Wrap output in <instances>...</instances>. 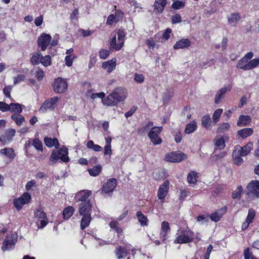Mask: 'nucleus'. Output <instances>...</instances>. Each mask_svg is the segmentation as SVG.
Listing matches in <instances>:
<instances>
[{"label":"nucleus","mask_w":259,"mask_h":259,"mask_svg":"<svg viewBox=\"0 0 259 259\" xmlns=\"http://www.w3.org/2000/svg\"><path fill=\"white\" fill-rule=\"evenodd\" d=\"M33 187H36V181L34 180L29 181L26 183L25 185V189L26 191H30Z\"/></svg>","instance_id":"obj_57"},{"label":"nucleus","mask_w":259,"mask_h":259,"mask_svg":"<svg viewBox=\"0 0 259 259\" xmlns=\"http://www.w3.org/2000/svg\"><path fill=\"white\" fill-rule=\"evenodd\" d=\"M230 128V124L227 122H223L221 123L219 127L217 130L218 133H223L228 131Z\"/></svg>","instance_id":"obj_50"},{"label":"nucleus","mask_w":259,"mask_h":259,"mask_svg":"<svg viewBox=\"0 0 259 259\" xmlns=\"http://www.w3.org/2000/svg\"><path fill=\"white\" fill-rule=\"evenodd\" d=\"M252 147L253 143L250 142L242 147L239 146H237L235 150H237L239 154H241L242 156H245L250 152Z\"/></svg>","instance_id":"obj_13"},{"label":"nucleus","mask_w":259,"mask_h":259,"mask_svg":"<svg viewBox=\"0 0 259 259\" xmlns=\"http://www.w3.org/2000/svg\"><path fill=\"white\" fill-rule=\"evenodd\" d=\"M91 195V191L89 190H81L76 194V198L81 202L90 201V200L87 199Z\"/></svg>","instance_id":"obj_20"},{"label":"nucleus","mask_w":259,"mask_h":259,"mask_svg":"<svg viewBox=\"0 0 259 259\" xmlns=\"http://www.w3.org/2000/svg\"><path fill=\"white\" fill-rule=\"evenodd\" d=\"M236 67L244 70H249V61L242 58L237 63Z\"/></svg>","instance_id":"obj_35"},{"label":"nucleus","mask_w":259,"mask_h":259,"mask_svg":"<svg viewBox=\"0 0 259 259\" xmlns=\"http://www.w3.org/2000/svg\"><path fill=\"white\" fill-rule=\"evenodd\" d=\"M87 147L89 149H92L94 151L99 152L102 150V148L101 146L98 145H95L94 143V142L92 140H90L88 142L87 144Z\"/></svg>","instance_id":"obj_46"},{"label":"nucleus","mask_w":259,"mask_h":259,"mask_svg":"<svg viewBox=\"0 0 259 259\" xmlns=\"http://www.w3.org/2000/svg\"><path fill=\"white\" fill-rule=\"evenodd\" d=\"M242 156L241 154H239V153L237 150H235L233 152V161L235 164L237 165H240L243 163V159L241 157Z\"/></svg>","instance_id":"obj_41"},{"label":"nucleus","mask_w":259,"mask_h":259,"mask_svg":"<svg viewBox=\"0 0 259 259\" xmlns=\"http://www.w3.org/2000/svg\"><path fill=\"white\" fill-rule=\"evenodd\" d=\"M162 130V126H154L148 134L151 142L155 145L160 144L162 142V139L159 136Z\"/></svg>","instance_id":"obj_5"},{"label":"nucleus","mask_w":259,"mask_h":259,"mask_svg":"<svg viewBox=\"0 0 259 259\" xmlns=\"http://www.w3.org/2000/svg\"><path fill=\"white\" fill-rule=\"evenodd\" d=\"M92 206L90 201L80 202L79 205L78 212L80 215L91 214Z\"/></svg>","instance_id":"obj_12"},{"label":"nucleus","mask_w":259,"mask_h":259,"mask_svg":"<svg viewBox=\"0 0 259 259\" xmlns=\"http://www.w3.org/2000/svg\"><path fill=\"white\" fill-rule=\"evenodd\" d=\"M11 118L15 121V123L18 125H21L25 121L24 117L20 114H13L11 116Z\"/></svg>","instance_id":"obj_42"},{"label":"nucleus","mask_w":259,"mask_h":259,"mask_svg":"<svg viewBox=\"0 0 259 259\" xmlns=\"http://www.w3.org/2000/svg\"><path fill=\"white\" fill-rule=\"evenodd\" d=\"M117 185L115 179L110 178L104 183L101 190V193L104 196H111Z\"/></svg>","instance_id":"obj_3"},{"label":"nucleus","mask_w":259,"mask_h":259,"mask_svg":"<svg viewBox=\"0 0 259 259\" xmlns=\"http://www.w3.org/2000/svg\"><path fill=\"white\" fill-rule=\"evenodd\" d=\"M118 21L114 17V14H110L107 18L106 24L109 25H112L114 23H117Z\"/></svg>","instance_id":"obj_55"},{"label":"nucleus","mask_w":259,"mask_h":259,"mask_svg":"<svg viewBox=\"0 0 259 259\" xmlns=\"http://www.w3.org/2000/svg\"><path fill=\"white\" fill-rule=\"evenodd\" d=\"M169 223L166 221H163L161 225V232L160 233V238L162 242H164L167 239V233L170 232Z\"/></svg>","instance_id":"obj_16"},{"label":"nucleus","mask_w":259,"mask_h":259,"mask_svg":"<svg viewBox=\"0 0 259 259\" xmlns=\"http://www.w3.org/2000/svg\"><path fill=\"white\" fill-rule=\"evenodd\" d=\"M60 159L63 162H67L69 158L68 156V149L63 147L59 149L57 151Z\"/></svg>","instance_id":"obj_24"},{"label":"nucleus","mask_w":259,"mask_h":259,"mask_svg":"<svg viewBox=\"0 0 259 259\" xmlns=\"http://www.w3.org/2000/svg\"><path fill=\"white\" fill-rule=\"evenodd\" d=\"M246 195L250 199L259 197V181H252L246 187Z\"/></svg>","instance_id":"obj_4"},{"label":"nucleus","mask_w":259,"mask_h":259,"mask_svg":"<svg viewBox=\"0 0 259 259\" xmlns=\"http://www.w3.org/2000/svg\"><path fill=\"white\" fill-rule=\"evenodd\" d=\"M102 167L100 165H97L92 168L88 169L89 174L93 177L98 176L102 171Z\"/></svg>","instance_id":"obj_38"},{"label":"nucleus","mask_w":259,"mask_h":259,"mask_svg":"<svg viewBox=\"0 0 259 259\" xmlns=\"http://www.w3.org/2000/svg\"><path fill=\"white\" fill-rule=\"evenodd\" d=\"M102 101L104 105L108 106H113L117 105L116 102L115 101V99H114V97H113L111 94L109 95L106 98Z\"/></svg>","instance_id":"obj_37"},{"label":"nucleus","mask_w":259,"mask_h":259,"mask_svg":"<svg viewBox=\"0 0 259 259\" xmlns=\"http://www.w3.org/2000/svg\"><path fill=\"white\" fill-rule=\"evenodd\" d=\"M44 142L48 147L55 146L56 148H58L59 146L58 140L56 138L52 139L49 137H46L44 139Z\"/></svg>","instance_id":"obj_25"},{"label":"nucleus","mask_w":259,"mask_h":259,"mask_svg":"<svg viewBox=\"0 0 259 259\" xmlns=\"http://www.w3.org/2000/svg\"><path fill=\"white\" fill-rule=\"evenodd\" d=\"M32 145L38 151H42V144L41 141L35 137L32 140Z\"/></svg>","instance_id":"obj_45"},{"label":"nucleus","mask_w":259,"mask_h":259,"mask_svg":"<svg viewBox=\"0 0 259 259\" xmlns=\"http://www.w3.org/2000/svg\"><path fill=\"white\" fill-rule=\"evenodd\" d=\"M187 155L182 152H171L165 155L164 159L168 162H179L186 159Z\"/></svg>","instance_id":"obj_7"},{"label":"nucleus","mask_w":259,"mask_h":259,"mask_svg":"<svg viewBox=\"0 0 259 259\" xmlns=\"http://www.w3.org/2000/svg\"><path fill=\"white\" fill-rule=\"evenodd\" d=\"M231 88L228 87L222 88L216 94L214 98V102L218 104L220 102L221 100L224 97L225 94L227 91H230Z\"/></svg>","instance_id":"obj_21"},{"label":"nucleus","mask_w":259,"mask_h":259,"mask_svg":"<svg viewBox=\"0 0 259 259\" xmlns=\"http://www.w3.org/2000/svg\"><path fill=\"white\" fill-rule=\"evenodd\" d=\"M60 99L58 97L46 99L42 104L39 111L41 112H46L48 111H53L59 104Z\"/></svg>","instance_id":"obj_2"},{"label":"nucleus","mask_w":259,"mask_h":259,"mask_svg":"<svg viewBox=\"0 0 259 259\" xmlns=\"http://www.w3.org/2000/svg\"><path fill=\"white\" fill-rule=\"evenodd\" d=\"M253 133L251 128H244L238 131V135L242 138H246L251 136Z\"/></svg>","instance_id":"obj_34"},{"label":"nucleus","mask_w":259,"mask_h":259,"mask_svg":"<svg viewBox=\"0 0 259 259\" xmlns=\"http://www.w3.org/2000/svg\"><path fill=\"white\" fill-rule=\"evenodd\" d=\"M197 174L194 171L189 172L187 176V181L190 184H195L197 182Z\"/></svg>","instance_id":"obj_43"},{"label":"nucleus","mask_w":259,"mask_h":259,"mask_svg":"<svg viewBox=\"0 0 259 259\" xmlns=\"http://www.w3.org/2000/svg\"><path fill=\"white\" fill-rule=\"evenodd\" d=\"M114 17L118 22L119 20H121L123 17V13L120 10H117L116 11Z\"/></svg>","instance_id":"obj_63"},{"label":"nucleus","mask_w":259,"mask_h":259,"mask_svg":"<svg viewBox=\"0 0 259 259\" xmlns=\"http://www.w3.org/2000/svg\"><path fill=\"white\" fill-rule=\"evenodd\" d=\"M137 217L142 226H147L148 225V219L141 211H139L137 212Z\"/></svg>","instance_id":"obj_40"},{"label":"nucleus","mask_w":259,"mask_h":259,"mask_svg":"<svg viewBox=\"0 0 259 259\" xmlns=\"http://www.w3.org/2000/svg\"><path fill=\"white\" fill-rule=\"evenodd\" d=\"M241 19V16L238 13H234L228 18V23L232 26H236Z\"/></svg>","instance_id":"obj_22"},{"label":"nucleus","mask_w":259,"mask_h":259,"mask_svg":"<svg viewBox=\"0 0 259 259\" xmlns=\"http://www.w3.org/2000/svg\"><path fill=\"white\" fill-rule=\"evenodd\" d=\"M74 58V55H67L65 57V61L66 65L70 67L72 65L73 60Z\"/></svg>","instance_id":"obj_56"},{"label":"nucleus","mask_w":259,"mask_h":259,"mask_svg":"<svg viewBox=\"0 0 259 259\" xmlns=\"http://www.w3.org/2000/svg\"><path fill=\"white\" fill-rule=\"evenodd\" d=\"M40 63L45 67H48L51 65V60L49 55L42 57L41 56Z\"/></svg>","instance_id":"obj_51"},{"label":"nucleus","mask_w":259,"mask_h":259,"mask_svg":"<svg viewBox=\"0 0 259 259\" xmlns=\"http://www.w3.org/2000/svg\"><path fill=\"white\" fill-rule=\"evenodd\" d=\"M153 125V123L152 122L149 121L146 125L144 126L143 127L141 128L138 130V133L139 134H142L145 133L148 128L152 126Z\"/></svg>","instance_id":"obj_62"},{"label":"nucleus","mask_w":259,"mask_h":259,"mask_svg":"<svg viewBox=\"0 0 259 259\" xmlns=\"http://www.w3.org/2000/svg\"><path fill=\"white\" fill-rule=\"evenodd\" d=\"M91 214L83 215L80 222V228L81 230L84 229L89 226L92 220Z\"/></svg>","instance_id":"obj_32"},{"label":"nucleus","mask_w":259,"mask_h":259,"mask_svg":"<svg viewBox=\"0 0 259 259\" xmlns=\"http://www.w3.org/2000/svg\"><path fill=\"white\" fill-rule=\"evenodd\" d=\"M223 112V109H217L212 115V121L214 123H217L219 121L220 116Z\"/></svg>","instance_id":"obj_49"},{"label":"nucleus","mask_w":259,"mask_h":259,"mask_svg":"<svg viewBox=\"0 0 259 259\" xmlns=\"http://www.w3.org/2000/svg\"><path fill=\"white\" fill-rule=\"evenodd\" d=\"M116 61V59L113 58L108 61L104 62L102 63V67L104 69H106L108 73H111L115 68Z\"/></svg>","instance_id":"obj_19"},{"label":"nucleus","mask_w":259,"mask_h":259,"mask_svg":"<svg viewBox=\"0 0 259 259\" xmlns=\"http://www.w3.org/2000/svg\"><path fill=\"white\" fill-rule=\"evenodd\" d=\"M184 6L185 3L180 1H175L172 4V7L175 9H180L184 8Z\"/></svg>","instance_id":"obj_54"},{"label":"nucleus","mask_w":259,"mask_h":259,"mask_svg":"<svg viewBox=\"0 0 259 259\" xmlns=\"http://www.w3.org/2000/svg\"><path fill=\"white\" fill-rule=\"evenodd\" d=\"M115 253L118 259H121L127 255L126 249L122 246H119L116 247Z\"/></svg>","instance_id":"obj_31"},{"label":"nucleus","mask_w":259,"mask_h":259,"mask_svg":"<svg viewBox=\"0 0 259 259\" xmlns=\"http://www.w3.org/2000/svg\"><path fill=\"white\" fill-rule=\"evenodd\" d=\"M52 85L54 92L60 94L65 92L68 87L66 81L61 77L55 79Z\"/></svg>","instance_id":"obj_6"},{"label":"nucleus","mask_w":259,"mask_h":259,"mask_svg":"<svg viewBox=\"0 0 259 259\" xmlns=\"http://www.w3.org/2000/svg\"><path fill=\"white\" fill-rule=\"evenodd\" d=\"M31 195L28 193H24L20 197L14 201L15 206L18 210H20L22 206L29 202Z\"/></svg>","instance_id":"obj_10"},{"label":"nucleus","mask_w":259,"mask_h":259,"mask_svg":"<svg viewBox=\"0 0 259 259\" xmlns=\"http://www.w3.org/2000/svg\"><path fill=\"white\" fill-rule=\"evenodd\" d=\"M112 96L115 99V101L118 104L120 101L124 100L126 98V95L124 90L121 88L115 89L112 93Z\"/></svg>","instance_id":"obj_14"},{"label":"nucleus","mask_w":259,"mask_h":259,"mask_svg":"<svg viewBox=\"0 0 259 259\" xmlns=\"http://www.w3.org/2000/svg\"><path fill=\"white\" fill-rule=\"evenodd\" d=\"M214 145L217 149L222 150L225 147V142L224 138L221 136H217L214 140Z\"/></svg>","instance_id":"obj_28"},{"label":"nucleus","mask_w":259,"mask_h":259,"mask_svg":"<svg viewBox=\"0 0 259 259\" xmlns=\"http://www.w3.org/2000/svg\"><path fill=\"white\" fill-rule=\"evenodd\" d=\"M0 154L4 155L10 159H13L15 157L14 150L10 148H5L0 150Z\"/></svg>","instance_id":"obj_29"},{"label":"nucleus","mask_w":259,"mask_h":259,"mask_svg":"<svg viewBox=\"0 0 259 259\" xmlns=\"http://www.w3.org/2000/svg\"><path fill=\"white\" fill-rule=\"evenodd\" d=\"M109 51L107 50L102 49L99 52L100 57L103 59H106L109 56Z\"/></svg>","instance_id":"obj_58"},{"label":"nucleus","mask_w":259,"mask_h":259,"mask_svg":"<svg viewBox=\"0 0 259 259\" xmlns=\"http://www.w3.org/2000/svg\"><path fill=\"white\" fill-rule=\"evenodd\" d=\"M145 79L144 76L142 74H139L137 73H135L134 74V80L138 83H142L144 82Z\"/></svg>","instance_id":"obj_53"},{"label":"nucleus","mask_w":259,"mask_h":259,"mask_svg":"<svg viewBox=\"0 0 259 259\" xmlns=\"http://www.w3.org/2000/svg\"><path fill=\"white\" fill-rule=\"evenodd\" d=\"M74 208L72 206L66 207L63 211V217L65 219H69L73 214Z\"/></svg>","instance_id":"obj_39"},{"label":"nucleus","mask_w":259,"mask_h":259,"mask_svg":"<svg viewBox=\"0 0 259 259\" xmlns=\"http://www.w3.org/2000/svg\"><path fill=\"white\" fill-rule=\"evenodd\" d=\"M259 65V58L249 61V70L255 68Z\"/></svg>","instance_id":"obj_52"},{"label":"nucleus","mask_w":259,"mask_h":259,"mask_svg":"<svg viewBox=\"0 0 259 259\" xmlns=\"http://www.w3.org/2000/svg\"><path fill=\"white\" fill-rule=\"evenodd\" d=\"M210 123L211 118L209 115H205L202 117L201 124L204 127L208 128Z\"/></svg>","instance_id":"obj_47"},{"label":"nucleus","mask_w":259,"mask_h":259,"mask_svg":"<svg viewBox=\"0 0 259 259\" xmlns=\"http://www.w3.org/2000/svg\"><path fill=\"white\" fill-rule=\"evenodd\" d=\"M125 35V33L123 30L119 29L117 32V36H118V41L123 42H124V38Z\"/></svg>","instance_id":"obj_61"},{"label":"nucleus","mask_w":259,"mask_h":259,"mask_svg":"<svg viewBox=\"0 0 259 259\" xmlns=\"http://www.w3.org/2000/svg\"><path fill=\"white\" fill-rule=\"evenodd\" d=\"M123 45V42L118 41L116 42V36H114L110 41V48L111 50L119 51L120 50Z\"/></svg>","instance_id":"obj_27"},{"label":"nucleus","mask_w":259,"mask_h":259,"mask_svg":"<svg viewBox=\"0 0 259 259\" xmlns=\"http://www.w3.org/2000/svg\"><path fill=\"white\" fill-rule=\"evenodd\" d=\"M191 42L188 39H182L178 41L174 45L175 49H184L190 46Z\"/></svg>","instance_id":"obj_26"},{"label":"nucleus","mask_w":259,"mask_h":259,"mask_svg":"<svg viewBox=\"0 0 259 259\" xmlns=\"http://www.w3.org/2000/svg\"><path fill=\"white\" fill-rule=\"evenodd\" d=\"M255 216V211L252 209H249L248 210V213L247 217L246 219V220L248 221L249 223H251L252 220L254 219Z\"/></svg>","instance_id":"obj_60"},{"label":"nucleus","mask_w":259,"mask_h":259,"mask_svg":"<svg viewBox=\"0 0 259 259\" xmlns=\"http://www.w3.org/2000/svg\"><path fill=\"white\" fill-rule=\"evenodd\" d=\"M194 239V233L190 230H183L177 236L174 243L183 244L192 242Z\"/></svg>","instance_id":"obj_1"},{"label":"nucleus","mask_w":259,"mask_h":259,"mask_svg":"<svg viewBox=\"0 0 259 259\" xmlns=\"http://www.w3.org/2000/svg\"><path fill=\"white\" fill-rule=\"evenodd\" d=\"M41 54L40 53H37L33 54L31 58L30 61L33 65L38 64L40 63Z\"/></svg>","instance_id":"obj_48"},{"label":"nucleus","mask_w":259,"mask_h":259,"mask_svg":"<svg viewBox=\"0 0 259 259\" xmlns=\"http://www.w3.org/2000/svg\"><path fill=\"white\" fill-rule=\"evenodd\" d=\"M196 121L195 120H193L186 125V127L185 130V132L187 134H190L195 131L196 130Z\"/></svg>","instance_id":"obj_36"},{"label":"nucleus","mask_w":259,"mask_h":259,"mask_svg":"<svg viewBox=\"0 0 259 259\" xmlns=\"http://www.w3.org/2000/svg\"><path fill=\"white\" fill-rule=\"evenodd\" d=\"M251 121V118L249 115H240L237 124L239 126L248 125Z\"/></svg>","instance_id":"obj_23"},{"label":"nucleus","mask_w":259,"mask_h":259,"mask_svg":"<svg viewBox=\"0 0 259 259\" xmlns=\"http://www.w3.org/2000/svg\"><path fill=\"white\" fill-rule=\"evenodd\" d=\"M12 90V86L8 85L6 86L3 89V93L6 97L11 98V92Z\"/></svg>","instance_id":"obj_59"},{"label":"nucleus","mask_w":259,"mask_h":259,"mask_svg":"<svg viewBox=\"0 0 259 259\" xmlns=\"http://www.w3.org/2000/svg\"><path fill=\"white\" fill-rule=\"evenodd\" d=\"M52 37L50 34L43 33L38 38V46L42 51H45L50 44Z\"/></svg>","instance_id":"obj_11"},{"label":"nucleus","mask_w":259,"mask_h":259,"mask_svg":"<svg viewBox=\"0 0 259 259\" xmlns=\"http://www.w3.org/2000/svg\"><path fill=\"white\" fill-rule=\"evenodd\" d=\"M8 111L15 113V114H20L22 111L21 105L19 103H11L9 104Z\"/></svg>","instance_id":"obj_33"},{"label":"nucleus","mask_w":259,"mask_h":259,"mask_svg":"<svg viewBox=\"0 0 259 259\" xmlns=\"http://www.w3.org/2000/svg\"><path fill=\"white\" fill-rule=\"evenodd\" d=\"M60 159V158L59 157L58 152L54 150L51 153V155L50 156L49 164L50 165H53L54 163H56Z\"/></svg>","instance_id":"obj_44"},{"label":"nucleus","mask_w":259,"mask_h":259,"mask_svg":"<svg viewBox=\"0 0 259 259\" xmlns=\"http://www.w3.org/2000/svg\"><path fill=\"white\" fill-rule=\"evenodd\" d=\"M169 182L168 180L165 181L163 184L161 185L158 190L157 196L159 199L160 200V204L162 205L163 202V200L166 196L169 189Z\"/></svg>","instance_id":"obj_9"},{"label":"nucleus","mask_w":259,"mask_h":259,"mask_svg":"<svg viewBox=\"0 0 259 259\" xmlns=\"http://www.w3.org/2000/svg\"><path fill=\"white\" fill-rule=\"evenodd\" d=\"M35 216L38 221H40L41 228L45 227L48 224L47 218L46 213L41 209H37L35 212Z\"/></svg>","instance_id":"obj_15"},{"label":"nucleus","mask_w":259,"mask_h":259,"mask_svg":"<svg viewBox=\"0 0 259 259\" xmlns=\"http://www.w3.org/2000/svg\"><path fill=\"white\" fill-rule=\"evenodd\" d=\"M17 241V238L15 234L11 236L7 235L4 241L3 245L2 247V250L3 251H6L13 249Z\"/></svg>","instance_id":"obj_8"},{"label":"nucleus","mask_w":259,"mask_h":259,"mask_svg":"<svg viewBox=\"0 0 259 259\" xmlns=\"http://www.w3.org/2000/svg\"><path fill=\"white\" fill-rule=\"evenodd\" d=\"M227 208L226 207L217 210L214 213L210 216V219L215 222H219L222 218L223 215L226 212Z\"/></svg>","instance_id":"obj_17"},{"label":"nucleus","mask_w":259,"mask_h":259,"mask_svg":"<svg viewBox=\"0 0 259 259\" xmlns=\"http://www.w3.org/2000/svg\"><path fill=\"white\" fill-rule=\"evenodd\" d=\"M171 20L172 23H180L182 21L181 17L180 14H177L172 16Z\"/></svg>","instance_id":"obj_64"},{"label":"nucleus","mask_w":259,"mask_h":259,"mask_svg":"<svg viewBox=\"0 0 259 259\" xmlns=\"http://www.w3.org/2000/svg\"><path fill=\"white\" fill-rule=\"evenodd\" d=\"M16 131L13 128H9L6 131L4 135L0 137V141L6 143L7 141H10L15 135Z\"/></svg>","instance_id":"obj_18"},{"label":"nucleus","mask_w":259,"mask_h":259,"mask_svg":"<svg viewBox=\"0 0 259 259\" xmlns=\"http://www.w3.org/2000/svg\"><path fill=\"white\" fill-rule=\"evenodd\" d=\"M166 4V0H156L154 3V9L157 11L158 13H162Z\"/></svg>","instance_id":"obj_30"}]
</instances>
